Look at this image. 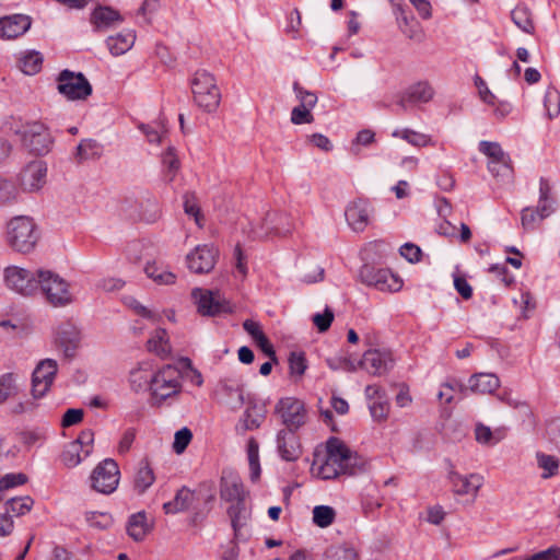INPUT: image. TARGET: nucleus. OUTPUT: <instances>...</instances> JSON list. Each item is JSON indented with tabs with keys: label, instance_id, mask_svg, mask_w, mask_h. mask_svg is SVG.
<instances>
[{
	"label": "nucleus",
	"instance_id": "1",
	"mask_svg": "<svg viewBox=\"0 0 560 560\" xmlns=\"http://www.w3.org/2000/svg\"><path fill=\"white\" fill-rule=\"evenodd\" d=\"M183 374L174 364L159 369L152 378L151 397L155 405H161L168 398L177 396L183 388Z\"/></svg>",
	"mask_w": 560,
	"mask_h": 560
},
{
	"label": "nucleus",
	"instance_id": "2",
	"mask_svg": "<svg viewBox=\"0 0 560 560\" xmlns=\"http://www.w3.org/2000/svg\"><path fill=\"white\" fill-rule=\"evenodd\" d=\"M36 225L30 217L19 215L8 223V242L20 253H30L38 241Z\"/></svg>",
	"mask_w": 560,
	"mask_h": 560
},
{
	"label": "nucleus",
	"instance_id": "3",
	"mask_svg": "<svg viewBox=\"0 0 560 560\" xmlns=\"http://www.w3.org/2000/svg\"><path fill=\"white\" fill-rule=\"evenodd\" d=\"M191 89L195 103L206 112H214L220 104L221 93L213 74L206 70L196 71Z\"/></svg>",
	"mask_w": 560,
	"mask_h": 560
},
{
	"label": "nucleus",
	"instance_id": "4",
	"mask_svg": "<svg viewBox=\"0 0 560 560\" xmlns=\"http://www.w3.org/2000/svg\"><path fill=\"white\" fill-rule=\"evenodd\" d=\"M38 290L54 306H65L72 302L68 282L50 270H37Z\"/></svg>",
	"mask_w": 560,
	"mask_h": 560
},
{
	"label": "nucleus",
	"instance_id": "5",
	"mask_svg": "<svg viewBox=\"0 0 560 560\" xmlns=\"http://www.w3.org/2000/svg\"><path fill=\"white\" fill-rule=\"evenodd\" d=\"M23 145L35 155H44L50 151L52 138L48 129L38 121L21 125L14 130Z\"/></svg>",
	"mask_w": 560,
	"mask_h": 560
},
{
	"label": "nucleus",
	"instance_id": "6",
	"mask_svg": "<svg viewBox=\"0 0 560 560\" xmlns=\"http://www.w3.org/2000/svg\"><path fill=\"white\" fill-rule=\"evenodd\" d=\"M57 90L70 101L86 100L92 94V85L82 72L62 70L57 78Z\"/></svg>",
	"mask_w": 560,
	"mask_h": 560
},
{
	"label": "nucleus",
	"instance_id": "7",
	"mask_svg": "<svg viewBox=\"0 0 560 560\" xmlns=\"http://www.w3.org/2000/svg\"><path fill=\"white\" fill-rule=\"evenodd\" d=\"M119 475L118 464L112 458H106L93 469L90 477L91 487L100 493L109 494L117 489Z\"/></svg>",
	"mask_w": 560,
	"mask_h": 560
},
{
	"label": "nucleus",
	"instance_id": "8",
	"mask_svg": "<svg viewBox=\"0 0 560 560\" xmlns=\"http://www.w3.org/2000/svg\"><path fill=\"white\" fill-rule=\"evenodd\" d=\"M359 277L363 283L380 291L396 292L402 287L400 278L389 269L376 268L372 265H363Z\"/></svg>",
	"mask_w": 560,
	"mask_h": 560
},
{
	"label": "nucleus",
	"instance_id": "9",
	"mask_svg": "<svg viewBox=\"0 0 560 560\" xmlns=\"http://www.w3.org/2000/svg\"><path fill=\"white\" fill-rule=\"evenodd\" d=\"M275 412L280 416L282 423L290 431H296L306 420L303 401L294 397L281 398L275 407Z\"/></svg>",
	"mask_w": 560,
	"mask_h": 560
},
{
	"label": "nucleus",
	"instance_id": "10",
	"mask_svg": "<svg viewBox=\"0 0 560 560\" xmlns=\"http://www.w3.org/2000/svg\"><path fill=\"white\" fill-rule=\"evenodd\" d=\"M4 280L8 288L22 295H33L38 291L37 271L10 266L4 270Z\"/></svg>",
	"mask_w": 560,
	"mask_h": 560
},
{
	"label": "nucleus",
	"instance_id": "11",
	"mask_svg": "<svg viewBox=\"0 0 560 560\" xmlns=\"http://www.w3.org/2000/svg\"><path fill=\"white\" fill-rule=\"evenodd\" d=\"M219 257L217 247L210 244H202L195 247L187 254L186 264L194 273H209L215 266Z\"/></svg>",
	"mask_w": 560,
	"mask_h": 560
},
{
	"label": "nucleus",
	"instance_id": "12",
	"mask_svg": "<svg viewBox=\"0 0 560 560\" xmlns=\"http://www.w3.org/2000/svg\"><path fill=\"white\" fill-rule=\"evenodd\" d=\"M57 372L58 364L52 359H44L36 365L32 374V395L35 399L47 394Z\"/></svg>",
	"mask_w": 560,
	"mask_h": 560
},
{
	"label": "nucleus",
	"instance_id": "13",
	"mask_svg": "<svg viewBox=\"0 0 560 560\" xmlns=\"http://www.w3.org/2000/svg\"><path fill=\"white\" fill-rule=\"evenodd\" d=\"M191 295L196 301L198 313L203 316H217L232 312L229 302L221 300L218 293L210 290L196 288Z\"/></svg>",
	"mask_w": 560,
	"mask_h": 560
},
{
	"label": "nucleus",
	"instance_id": "14",
	"mask_svg": "<svg viewBox=\"0 0 560 560\" xmlns=\"http://www.w3.org/2000/svg\"><path fill=\"white\" fill-rule=\"evenodd\" d=\"M447 479L452 486V491L456 495H471L472 501L477 498L478 492L483 483L482 476L470 474L463 476L458 474L452 463L448 462Z\"/></svg>",
	"mask_w": 560,
	"mask_h": 560
},
{
	"label": "nucleus",
	"instance_id": "15",
	"mask_svg": "<svg viewBox=\"0 0 560 560\" xmlns=\"http://www.w3.org/2000/svg\"><path fill=\"white\" fill-rule=\"evenodd\" d=\"M371 375L381 376L389 372L394 366V359L390 352L381 350H368L358 363Z\"/></svg>",
	"mask_w": 560,
	"mask_h": 560
},
{
	"label": "nucleus",
	"instance_id": "16",
	"mask_svg": "<svg viewBox=\"0 0 560 560\" xmlns=\"http://www.w3.org/2000/svg\"><path fill=\"white\" fill-rule=\"evenodd\" d=\"M47 167L42 161L28 163L20 173V185L24 191L39 190L46 183Z\"/></svg>",
	"mask_w": 560,
	"mask_h": 560
},
{
	"label": "nucleus",
	"instance_id": "17",
	"mask_svg": "<svg viewBox=\"0 0 560 560\" xmlns=\"http://www.w3.org/2000/svg\"><path fill=\"white\" fill-rule=\"evenodd\" d=\"M434 96V89L428 81H419L408 86L397 101V105L407 110L409 105L428 103Z\"/></svg>",
	"mask_w": 560,
	"mask_h": 560
},
{
	"label": "nucleus",
	"instance_id": "18",
	"mask_svg": "<svg viewBox=\"0 0 560 560\" xmlns=\"http://www.w3.org/2000/svg\"><path fill=\"white\" fill-rule=\"evenodd\" d=\"M371 212L372 207L370 202L359 199L347 207L345 217L353 231L362 232L370 222Z\"/></svg>",
	"mask_w": 560,
	"mask_h": 560
},
{
	"label": "nucleus",
	"instance_id": "19",
	"mask_svg": "<svg viewBox=\"0 0 560 560\" xmlns=\"http://www.w3.org/2000/svg\"><path fill=\"white\" fill-rule=\"evenodd\" d=\"M32 19L25 14H12L0 19V36L2 38H16L28 31Z\"/></svg>",
	"mask_w": 560,
	"mask_h": 560
},
{
	"label": "nucleus",
	"instance_id": "20",
	"mask_svg": "<svg viewBox=\"0 0 560 560\" xmlns=\"http://www.w3.org/2000/svg\"><path fill=\"white\" fill-rule=\"evenodd\" d=\"M278 452L282 459L295 462L302 454V447L295 431L280 430L277 436Z\"/></svg>",
	"mask_w": 560,
	"mask_h": 560
},
{
	"label": "nucleus",
	"instance_id": "21",
	"mask_svg": "<svg viewBox=\"0 0 560 560\" xmlns=\"http://www.w3.org/2000/svg\"><path fill=\"white\" fill-rule=\"evenodd\" d=\"M245 490L238 476L223 475L220 482V497L226 502L238 503L245 500Z\"/></svg>",
	"mask_w": 560,
	"mask_h": 560
},
{
	"label": "nucleus",
	"instance_id": "22",
	"mask_svg": "<svg viewBox=\"0 0 560 560\" xmlns=\"http://www.w3.org/2000/svg\"><path fill=\"white\" fill-rule=\"evenodd\" d=\"M215 393L233 410L241 408L245 402L244 390L240 385L226 381L220 382Z\"/></svg>",
	"mask_w": 560,
	"mask_h": 560
},
{
	"label": "nucleus",
	"instance_id": "23",
	"mask_svg": "<svg viewBox=\"0 0 560 560\" xmlns=\"http://www.w3.org/2000/svg\"><path fill=\"white\" fill-rule=\"evenodd\" d=\"M91 22L96 30H107L122 22L120 13L110 7H97L91 14Z\"/></svg>",
	"mask_w": 560,
	"mask_h": 560
},
{
	"label": "nucleus",
	"instance_id": "24",
	"mask_svg": "<svg viewBox=\"0 0 560 560\" xmlns=\"http://www.w3.org/2000/svg\"><path fill=\"white\" fill-rule=\"evenodd\" d=\"M555 211L550 205H538V207H526L521 212V223L524 230H534L537 223L549 217Z\"/></svg>",
	"mask_w": 560,
	"mask_h": 560
},
{
	"label": "nucleus",
	"instance_id": "25",
	"mask_svg": "<svg viewBox=\"0 0 560 560\" xmlns=\"http://www.w3.org/2000/svg\"><path fill=\"white\" fill-rule=\"evenodd\" d=\"M56 343L67 359H72L79 348V332L71 327L60 329L57 334Z\"/></svg>",
	"mask_w": 560,
	"mask_h": 560
},
{
	"label": "nucleus",
	"instance_id": "26",
	"mask_svg": "<svg viewBox=\"0 0 560 560\" xmlns=\"http://www.w3.org/2000/svg\"><path fill=\"white\" fill-rule=\"evenodd\" d=\"M468 384L474 393L491 394L500 386V381L494 374L478 373L469 378Z\"/></svg>",
	"mask_w": 560,
	"mask_h": 560
},
{
	"label": "nucleus",
	"instance_id": "27",
	"mask_svg": "<svg viewBox=\"0 0 560 560\" xmlns=\"http://www.w3.org/2000/svg\"><path fill=\"white\" fill-rule=\"evenodd\" d=\"M136 35L132 31L118 33L109 36L106 40L107 47L112 55L120 56L127 52L135 44Z\"/></svg>",
	"mask_w": 560,
	"mask_h": 560
},
{
	"label": "nucleus",
	"instance_id": "28",
	"mask_svg": "<svg viewBox=\"0 0 560 560\" xmlns=\"http://www.w3.org/2000/svg\"><path fill=\"white\" fill-rule=\"evenodd\" d=\"M196 498V492L183 487L177 491L173 501L163 505L165 513H178L189 509Z\"/></svg>",
	"mask_w": 560,
	"mask_h": 560
},
{
	"label": "nucleus",
	"instance_id": "29",
	"mask_svg": "<svg viewBox=\"0 0 560 560\" xmlns=\"http://www.w3.org/2000/svg\"><path fill=\"white\" fill-rule=\"evenodd\" d=\"M351 452L338 438H330L327 441V458L330 459V463H336L339 468L346 460H351Z\"/></svg>",
	"mask_w": 560,
	"mask_h": 560
},
{
	"label": "nucleus",
	"instance_id": "30",
	"mask_svg": "<svg viewBox=\"0 0 560 560\" xmlns=\"http://www.w3.org/2000/svg\"><path fill=\"white\" fill-rule=\"evenodd\" d=\"M148 348L162 359L168 358L172 353V347L170 345L167 331L163 328L156 329L153 337L148 341Z\"/></svg>",
	"mask_w": 560,
	"mask_h": 560
},
{
	"label": "nucleus",
	"instance_id": "31",
	"mask_svg": "<svg viewBox=\"0 0 560 560\" xmlns=\"http://www.w3.org/2000/svg\"><path fill=\"white\" fill-rule=\"evenodd\" d=\"M228 514L231 518V524L234 529L235 536H238L241 529L247 525L250 513L247 511L245 500L238 503H233L228 509Z\"/></svg>",
	"mask_w": 560,
	"mask_h": 560
},
{
	"label": "nucleus",
	"instance_id": "32",
	"mask_svg": "<svg viewBox=\"0 0 560 560\" xmlns=\"http://www.w3.org/2000/svg\"><path fill=\"white\" fill-rule=\"evenodd\" d=\"M480 151L489 156L491 161H497L501 163V168L504 171H511V159L509 154H506L501 145L497 142L490 141H481L480 142Z\"/></svg>",
	"mask_w": 560,
	"mask_h": 560
},
{
	"label": "nucleus",
	"instance_id": "33",
	"mask_svg": "<svg viewBox=\"0 0 560 560\" xmlns=\"http://www.w3.org/2000/svg\"><path fill=\"white\" fill-rule=\"evenodd\" d=\"M153 376L154 373H152L144 365L140 364L138 368L130 371V386L135 392H140L144 388H149L151 392Z\"/></svg>",
	"mask_w": 560,
	"mask_h": 560
},
{
	"label": "nucleus",
	"instance_id": "34",
	"mask_svg": "<svg viewBox=\"0 0 560 560\" xmlns=\"http://www.w3.org/2000/svg\"><path fill=\"white\" fill-rule=\"evenodd\" d=\"M325 556L328 560H355L359 557V551L354 544L342 542L330 546Z\"/></svg>",
	"mask_w": 560,
	"mask_h": 560
},
{
	"label": "nucleus",
	"instance_id": "35",
	"mask_svg": "<svg viewBox=\"0 0 560 560\" xmlns=\"http://www.w3.org/2000/svg\"><path fill=\"white\" fill-rule=\"evenodd\" d=\"M148 532L149 525L144 512H138L129 517L127 533L132 539L137 541L142 540Z\"/></svg>",
	"mask_w": 560,
	"mask_h": 560
},
{
	"label": "nucleus",
	"instance_id": "36",
	"mask_svg": "<svg viewBox=\"0 0 560 560\" xmlns=\"http://www.w3.org/2000/svg\"><path fill=\"white\" fill-rule=\"evenodd\" d=\"M155 480L154 472L148 460L143 459L139 463L138 470L135 476V489L139 493H143Z\"/></svg>",
	"mask_w": 560,
	"mask_h": 560
},
{
	"label": "nucleus",
	"instance_id": "37",
	"mask_svg": "<svg viewBox=\"0 0 560 560\" xmlns=\"http://www.w3.org/2000/svg\"><path fill=\"white\" fill-rule=\"evenodd\" d=\"M84 450L85 448L79 443H74L73 441L68 443L61 453V462L69 468L78 466L89 457L84 456Z\"/></svg>",
	"mask_w": 560,
	"mask_h": 560
},
{
	"label": "nucleus",
	"instance_id": "38",
	"mask_svg": "<svg viewBox=\"0 0 560 560\" xmlns=\"http://www.w3.org/2000/svg\"><path fill=\"white\" fill-rule=\"evenodd\" d=\"M43 56L39 51L31 50L19 59V68L28 75H34L42 69Z\"/></svg>",
	"mask_w": 560,
	"mask_h": 560
},
{
	"label": "nucleus",
	"instance_id": "39",
	"mask_svg": "<svg viewBox=\"0 0 560 560\" xmlns=\"http://www.w3.org/2000/svg\"><path fill=\"white\" fill-rule=\"evenodd\" d=\"M511 18L514 24L527 34H533L535 31L532 12L525 5H517L511 12Z\"/></svg>",
	"mask_w": 560,
	"mask_h": 560
},
{
	"label": "nucleus",
	"instance_id": "40",
	"mask_svg": "<svg viewBox=\"0 0 560 560\" xmlns=\"http://www.w3.org/2000/svg\"><path fill=\"white\" fill-rule=\"evenodd\" d=\"M247 456L250 470V480L255 482L259 479L261 469L259 464V445L254 438L248 440Z\"/></svg>",
	"mask_w": 560,
	"mask_h": 560
},
{
	"label": "nucleus",
	"instance_id": "41",
	"mask_svg": "<svg viewBox=\"0 0 560 560\" xmlns=\"http://www.w3.org/2000/svg\"><path fill=\"white\" fill-rule=\"evenodd\" d=\"M101 145L93 139H83L77 147L75 160L81 163L83 161L100 156Z\"/></svg>",
	"mask_w": 560,
	"mask_h": 560
},
{
	"label": "nucleus",
	"instance_id": "42",
	"mask_svg": "<svg viewBox=\"0 0 560 560\" xmlns=\"http://www.w3.org/2000/svg\"><path fill=\"white\" fill-rule=\"evenodd\" d=\"M265 418L264 411L261 408H258L256 404L249 401L248 407L246 408L243 415V423L245 430H255L260 427L262 420Z\"/></svg>",
	"mask_w": 560,
	"mask_h": 560
},
{
	"label": "nucleus",
	"instance_id": "43",
	"mask_svg": "<svg viewBox=\"0 0 560 560\" xmlns=\"http://www.w3.org/2000/svg\"><path fill=\"white\" fill-rule=\"evenodd\" d=\"M536 458L538 467L544 470L541 475L544 479L551 478L558 474L559 459L556 456L538 452Z\"/></svg>",
	"mask_w": 560,
	"mask_h": 560
},
{
	"label": "nucleus",
	"instance_id": "44",
	"mask_svg": "<svg viewBox=\"0 0 560 560\" xmlns=\"http://www.w3.org/2000/svg\"><path fill=\"white\" fill-rule=\"evenodd\" d=\"M393 137H399L415 147H425L432 143L429 136L407 128L402 130H395L393 132Z\"/></svg>",
	"mask_w": 560,
	"mask_h": 560
},
{
	"label": "nucleus",
	"instance_id": "45",
	"mask_svg": "<svg viewBox=\"0 0 560 560\" xmlns=\"http://www.w3.org/2000/svg\"><path fill=\"white\" fill-rule=\"evenodd\" d=\"M336 512L331 506L317 505L313 510V522L318 527H327L335 521Z\"/></svg>",
	"mask_w": 560,
	"mask_h": 560
},
{
	"label": "nucleus",
	"instance_id": "46",
	"mask_svg": "<svg viewBox=\"0 0 560 560\" xmlns=\"http://www.w3.org/2000/svg\"><path fill=\"white\" fill-rule=\"evenodd\" d=\"M351 460H346L339 469L341 472L349 476H354L366 470V462L363 457L355 452L350 453Z\"/></svg>",
	"mask_w": 560,
	"mask_h": 560
},
{
	"label": "nucleus",
	"instance_id": "47",
	"mask_svg": "<svg viewBox=\"0 0 560 560\" xmlns=\"http://www.w3.org/2000/svg\"><path fill=\"white\" fill-rule=\"evenodd\" d=\"M544 103L549 119L560 114V93L556 89L549 88L546 91Z\"/></svg>",
	"mask_w": 560,
	"mask_h": 560
},
{
	"label": "nucleus",
	"instance_id": "48",
	"mask_svg": "<svg viewBox=\"0 0 560 560\" xmlns=\"http://www.w3.org/2000/svg\"><path fill=\"white\" fill-rule=\"evenodd\" d=\"M162 163L166 167V176L172 182L179 170L180 163L173 147H168L162 155Z\"/></svg>",
	"mask_w": 560,
	"mask_h": 560
},
{
	"label": "nucleus",
	"instance_id": "49",
	"mask_svg": "<svg viewBox=\"0 0 560 560\" xmlns=\"http://www.w3.org/2000/svg\"><path fill=\"white\" fill-rule=\"evenodd\" d=\"M291 376L302 377L307 369V362L303 352H291L288 359Z\"/></svg>",
	"mask_w": 560,
	"mask_h": 560
},
{
	"label": "nucleus",
	"instance_id": "50",
	"mask_svg": "<svg viewBox=\"0 0 560 560\" xmlns=\"http://www.w3.org/2000/svg\"><path fill=\"white\" fill-rule=\"evenodd\" d=\"M34 504V500L26 495L22 498H11L7 501L8 511L15 515H24L30 512Z\"/></svg>",
	"mask_w": 560,
	"mask_h": 560
},
{
	"label": "nucleus",
	"instance_id": "51",
	"mask_svg": "<svg viewBox=\"0 0 560 560\" xmlns=\"http://www.w3.org/2000/svg\"><path fill=\"white\" fill-rule=\"evenodd\" d=\"M159 268L155 264H148L144 268L147 276L159 284H172L175 282L176 276L171 271L158 272Z\"/></svg>",
	"mask_w": 560,
	"mask_h": 560
},
{
	"label": "nucleus",
	"instance_id": "52",
	"mask_svg": "<svg viewBox=\"0 0 560 560\" xmlns=\"http://www.w3.org/2000/svg\"><path fill=\"white\" fill-rule=\"evenodd\" d=\"M16 394L14 376L11 373L0 376V404Z\"/></svg>",
	"mask_w": 560,
	"mask_h": 560
},
{
	"label": "nucleus",
	"instance_id": "53",
	"mask_svg": "<svg viewBox=\"0 0 560 560\" xmlns=\"http://www.w3.org/2000/svg\"><path fill=\"white\" fill-rule=\"evenodd\" d=\"M369 409H370L372 418L375 421L381 422V421L386 420L388 417L389 402L387 401L386 397L378 399V400H374L369 406Z\"/></svg>",
	"mask_w": 560,
	"mask_h": 560
},
{
	"label": "nucleus",
	"instance_id": "54",
	"mask_svg": "<svg viewBox=\"0 0 560 560\" xmlns=\"http://www.w3.org/2000/svg\"><path fill=\"white\" fill-rule=\"evenodd\" d=\"M192 439V433L188 428H182L175 433L173 450L177 454H182Z\"/></svg>",
	"mask_w": 560,
	"mask_h": 560
},
{
	"label": "nucleus",
	"instance_id": "55",
	"mask_svg": "<svg viewBox=\"0 0 560 560\" xmlns=\"http://www.w3.org/2000/svg\"><path fill=\"white\" fill-rule=\"evenodd\" d=\"M293 90L300 100L301 106L312 109L316 105L317 96L315 93L304 90L298 82H294Z\"/></svg>",
	"mask_w": 560,
	"mask_h": 560
},
{
	"label": "nucleus",
	"instance_id": "56",
	"mask_svg": "<svg viewBox=\"0 0 560 560\" xmlns=\"http://www.w3.org/2000/svg\"><path fill=\"white\" fill-rule=\"evenodd\" d=\"M334 312L331 308L326 307L324 313H316L313 316V323L317 327L319 332H325L329 329L332 320H334Z\"/></svg>",
	"mask_w": 560,
	"mask_h": 560
},
{
	"label": "nucleus",
	"instance_id": "57",
	"mask_svg": "<svg viewBox=\"0 0 560 560\" xmlns=\"http://www.w3.org/2000/svg\"><path fill=\"white\" fill-rule=\"evenodd\" d=\"M291 121L294 125L311 124L314 121V116L311 109L299 105L291 112Z\"/></svg>",
	"mask_w": 560,
	"mask_h": 560
},
{
	"label": "nucleus",
	"instance_id": "58",
	"mask_svg": "<svg viewBox=\"0 0 560 560\" xmlns=\"http://www.w3.org/2000/svg\"><path fill=\"white\" fill-rule=\"evenodd\" d=\"M26 481L27 477L22 472L7 474L5 476L0 478V492L20 485H24Z\"/></svg>",
	"mask_w": 560,
	"mask_h": 560
},
{
	"label": "nucleus",
	"instance_id": "59",
	"mask_svg": "<svg viewBox=\"0 0 560 560\" xmlns=\"http://www.w3.org/2000/svg\"><path fill=\"white\" fill-rule=\"evenodd\" d=\"M317 474L322 479L328 480L338 477L342 472L336 463H330V459L326 457V460L318 467Z\"/></svg>",
	"mask_w": 560,
	"mask_h": 560
},
{
	"label": "nucleus",
	"instance_id": "60",
	"mask_svg": "<svg viewBox=\"0 0 560 560\" xmlns=\"http://www.w3.org/2000/svg\"><path fill=\"white\" fill-rule=\"evenodd\" d=\"M552 186L549 180L541 177L539 180V202L538 205H550L553 207L555 199L551 196Z\"/></svg>",
	"mask_w": 560,
	"mask_h": 560
},
{
	"label": "nucleus",
	"instance_id": "61",
	"mask_svg": "<svg viewBox=\"0 0 560 560\" xmlns=\"http://www.w3.org/2000/svg\"><path fill=\"white\" fill-rule=\"evenodd\" d=\"M73 442L79 443L85 448L84 456H90L93 452L94 432L91 429H85Z\"/></svg>",
	"mask_w": 560,
	"mask_h": 560
},
{
	"label": "nucleus",
	"instance_id": "62",
	"mask_svg": "<svg viewBox=\"0 0 560 560\" xmlns=\"http://www.w3.org/2000/svg\"><path fill=\"white\" fill-rule=\"evenodd\" d=\"M400 255L406 258L409 262H418L421 259L422 252L419 246L412 243L404 244L400 249Z\"/></svg>",
	"mask_w": 560,
	"mask_h": 560
},
{
	"label": "nucleus",
	"instance_id": "63",
	"mask_svg": "<svg viewBox=\"0 0 560 560\" xmlns=\"http://www.w3.org/2000/svg\"><path fill=\"white\" fill-rule=\"evenodd\" d=\"M475 85L478 89V93L482 102L489 105H494V94L489 90L485 80L478 74L475 77Z\"/></svg>",
	"mask_w": 560,
	"mask_h": 560
},
{
	"label": "nucleus",
	"instance_id": "64",
	"mask_svg": "<svg viewBox=\"0 0 560 560\" xmlns=\"http://www.w3.org/2000/svg\"><path fill=\"white\" fill-rule=\"evenodd\" d=\"M139 128L151 143H160L162 141L163 135L166 132L163 126L158 129L151 125L142 124L139 126Z\"/></svg>",
	"mask_w": 560,
	"mask_h": 560
}]
</instances>
